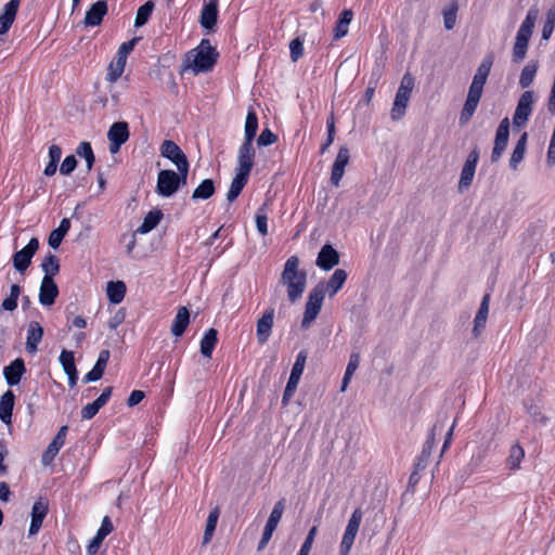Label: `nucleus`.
<instances>
[{"instance_id": "473e14b6", "label": "nucleus", "mask_w": 555, "mask_h": 555, "mask_svg": "<svg viewBox=\"0 0 555 555\" xmlns=\"http://www.w3.org/2000/svg\"><path fill=\"white\" fill-rule=\"evenodd\" d=\"M70 229V220L68 218H63L59 224V227L52 230L48 237V244L51 248L57 249L62 244V241L66 236Z\"/></svg>"}, {"instance_id": "ea45409f", "label": "nucleus", "mask_w": 555, "mask_h": 555, "mask_svg": "<svg viewBox=\"0 0 555 555\" xmlns=\"http://www.w3.org/2000/svg\"><path fill=\"white\" fill-rule=\"evenodd\" d=\"M539 8L537 5H532L526 15V18L521 23L518 31L516 35L518 36H525V35H532L534 24L539 17Z\"/></svg>"}, {"instance_id": "5fc2aeb1", "label": "nucleus", "mask_w": 555, "mask_h": 555, "mask_svg": "<svg viewBox=\"0 0 555 555\" xmlns=\"http://www.w3.org/2000/svg\"><path fill=\"white\" fill-rule=\"evenodd\" d=\"M268 204L263 203L256 212V228L261 235L268 234V216H267Z\"/></svg>"}, {"instance_id": "6e6552de", "label": "nucleus", "mask_w": 555, "mask_h": 555, "mask_svg": "<svg viewBox=\"0 0 555 555\" xmlns=\"http://www.w3.org/2000/svg\"><path fill=\"white\" fill-rule=\"evenodd\" d=\"M49 511V502L46 498L40 496L33 505L30 513V526L28 537L35 535L40 530L42 522Z\"/></svg>"}, {"instance_id": "f03ea898", "label": "nucleus", "mask_w": 555, "mask_h": 555, "mask_svg": "<svg viewBox=\"0 0 555 555\" xmlns=\"http://www.w3.org/2000/svg\"><path fill=\"white\" fill-rule=\"evenodd\" d=\"M299 258L291 256L281 274L280 282L287 287V297L291 302H296L301 298L307 284V272L299 270Z\"/></svg>"}, {"instance_id": "c756f323", "label": "nucleus", "mask_w": 555, "mask_h": 555, "mask_svg": "<svg viewBox=\"0 0 555 555\" xmlns=\"http://www.w3.org/2000/svg\"><path fill=\"white\" fill-rule=\"evenodd\" d=\"M348 278L344 269H336L330 280L325 283V294L328 293L330 298L334 297L344 286Z\"/></svg>"}, {"instance_id": "49530a36", "label": "nucleus", "mask_w": 555, "mask_h": 555, "mask_svg": "<svg viewBox=\"0 0 555 555\" xmlns=\"http://www.w3.org/2000/svg\"><path fill=\"white\" fill-rule=\"evenodd\" d=\"M154 8L155 3L152 0H149L138 9L134 21V26L137 28L142 27L147 23L154 11Z\"/></svg>"}, {"instance_id": "a211bd4d", "label": "nucleus", "mask_w": 555, "mask_h": 555, "mask_svg": "<svg viewBox=\"0 0 555 555\" xmlns=\"http://www.w3.org/2000/svg\"><path fill=\"white\" fill-rule=\"evenodd\" d=\"M274 321V309L268 308L262 317L257 321V340L260 345H263L268 341L271 331L273 327Z\"/></svg>"}, {"instance_id": "37998d69", "label": "nucleus", "mask_w": 555, "mask_h": 555, "mask_svg": "<svg viewBox=\"0 0 555 555\" xmlns=\"http://www.w3.org/2000/svg\"><path fill=\"white\" fill-rule=\"evenodd\" d=\"M258 130V116L256 112L250 108L247 113L245 120V129H244V141H253L256 138Z\"/></svg>"}, {"instance_id": "393cba45", "label": "nucleus", "mask_w": 555, "mask_h": 555, "mask_svg": "<svg viewBox=\"0 0 555 555\" xmlns=\"http://www.w3.org/2000/svg\"><path fill=\"white\" fill-rule=\"evenodd\" d=\"M21 0H10L3 8V11L0 15V35H5L15 17L18 11Z\"/></svg>"}, {"instance_id": "052dcab7", "label": "nucleus", "mask_w": 555, "mask_h": 555, "mask_svg": "<svg viewBox=\"0 0 555 555\" xmlns=\"http://www.w3.org/2000/svg\"><path fill=\"white\" fill-rule=\"evenodd\" d=\"M300 378L289 375L286 387L284 389L282 405L286 406L294 396Z\"/></svg>"}, {"instance_id": "13d9d810", "label": "nucleus", "mask_w": 555, "mask_h": 555, "mask_svg": "<svg viewBox=\"0 0 555 555\" xmlns=\"http://www.w3.org/2000/svg\"><path fill=\"white\" fill-rule=\"evenodd\" d=\"M42 21L41 20H31L29 23H27L21 31L26 35H39L41 31L46 34H50V25H48L44 29H42Z\"/></svg>"}, {"instance_id": "412c9836", "label": "nucleus", "mask_w": 555, "mask_h": 555, "mask_svg": "<svg viewBox=\"0 0 555 555\" xmlns=\"http://www.w3.org/2000/svg\"><path fill=\"white\" fill-rule=\"evenodd\" d=\"M43 327L37 321H30L27 328L25 349L28 353L34 354L38 351V345L43 337Z\"/></svg>"}, {"instance_id": "a18cd8bd", "label": "nucleus", "mask_w": 555, "mask_h": 555, "mask_svg": "<svg viewBox=\"0 0 555 555\" xmlns=\"http://www.w3.org/2000/svg\"><path fill=\"white\" fill-rule=\"evenodd\" d=\"M284 508H285V499L282 498L281 500H279L271 513H270V516L266 522V526L268 528V530H275L276 527H278V524L280 522L281 518H282V515H283V512H284Z\"/></svg>"}, {"instance_id": "cd10ccee", "label": "nucleus", "mask_w": 555, "mask_h": 555, "mask_svg": "<svg viewBox=\"0 0 555 555\" xmlns=\"http://www.w3.org/2000/svg\"><path fill=\"white\" fill-rule=\"evenodd\" d=\"M249 176L250 173L235 170V176L232 179L230 189L227 194V199L229 203L234 202L240 196L243 189L248 182Z\"/></svg>"}, {"instance_id": "09e8293b", "label": "nucleus", "mask_w": 555, "mask_h": 555, "mask_svg": "<svg viewBox=\"0 0 555 555\" xmlns=\"http://www.w3.org/2000/svg\"><path fill=\"white\" fill-rule=\"evenodd\" d=\"M353 17V12L350 9L344 10L336 22V25L333 29V35H347L348 26L351 23Z\"/></svg>"}, {"instance_id": "a878e982", "label": "nucleus", "mask_w": 555, "mask_h": 555, "mask_svg": "<svg viewBox=\"0 0 555 555\" xmlns=\"http://www.w3.org/2000/svg\"><path fill=\"white\" fill-rule=\"evenodd\" d=\"M489 302H490V294H486L482 297L477 314L474 319V327L472 331L473 337L478 338L481 334V331L486 326L488 313H489Z\"/></svg>"}, {"instance_id": "a19ab883", "label": "nucleus", "mask_w": 555, "mask_h": 555, "mask_svg": "<svg viewBox=\"0 0 555 555\" xmlns=\"http://www.w3.org/2000/svg\"><path fill=\"white\" fill-rule=\"evenodd\" d=\"M219 516H220V508L218 506H216L215 508H212L210 511V513L207 517V520H206V527H205V531H204V535H203V544L204 545L208 544L211 541L214 532L217 528Z\"/></svg>"}, {"instance_id": "58836bf2", "label": "nucleus", "mask_w": 555, "mask_h": 555, "mask_svg": "<svg viewBox=\"0 0 555 555\" xmlns=\"http://www.w3.org/2000/svg\"><path fill=\"white\" fill-rule=\"evenodd\" d=\"M215 192H216V186H215L214 180L210 178H207V179H204L197 185V188H195V190L192 193L191 198L193 201H199V199L205 201V199L210 198L215 194Z\"/></svg>"}, {"instance_id": "774afa93", "label": "nucleus", "mask_w": 555, "mask_h": 555, "mask_svg": "<svg viewBox=\"0 0 555 555\" xmlns=\"http://www.w3.org/2000/svg\"><path fill=\"white\" fill-rule=\"evenodd\" d=\"M318 532V528L317 526H313L310 528L299 552L297 555H309L310 551H311V547H312V544H313V541H314V538H315V534Z\"/></svg>"}, {"instance_id": "4be33fe9", "label": "nucleus", "mask_w": 555, "mask_h": 555, "mask_svg": "<svg viewBox=\"0 0 555 555\" xmlns=\"http://www.w3.org/2000/svg\"><path fill=\"white\" fill-rule=\"evenodd\" d=\"M60 363L64 370V373L68 377V384L70 387L76 386L78 380V371L75 363V356L73 351L69 350H62L60 354Z\"/></svg>"}, {"instance_id": "7c9ffc66", "label": "nucleus", "mask_w": 555, "mask_h": 555, "mask_svg": "<svg viewBox=\"0 0 555 555\" xmlns=\"http://www.w3.org/2000/svg\"><path fill=\"white\" fill-rule=\"evenodd\" d=\"M190 324V311L186 307L178 308L177 314L171 325V333L176 337H181Z\"/></svg>"}, {"instance_id": "69168bd1", "label": "nucleus", "mask_w": 555, "mask_h": 555, "mask_svg": "<svg viewBox=\"0 0 555 555\" xmlns=\"http://www.w3.org/2000/svg\"><path fill=\"white\" fill-rule=\"evenodd\" d=\"M278 141V135L273 133L269 128L261 131L257 138V145L260 147L272 145Z\"/></svg>"}, {"instance_id": "de8ad7c7", "label": "nucleus", "mask_w": 555, "mask_h": 555, "mask_svg": "<svg viewBox=\"0 0 555 555\" xmlns=\"http://www.w3.org/2000/svg\"><path fill=\"white\" fill-rule=\"evenodd\" d=\"M459 11V3L456 0H452L448 7L442 11L443 24L447 30L453 29L456 22V14Z\"/></svg>"}, {"instance_id": "0e129e2a", "label": "nucleus", "mask_w": 555, "mask_h": 555, "mask_svg": "<svg viewBox=\"0 0 555 555\" xmlns=\"http://www.w3.org/2000/svg\"><path fill=\"white\" fill-rule=\"evenodd\" d=\"M190 164H184V166L178 167L177 171L173 170V178L177 184L178 190L182 186H185L188 183V175H189Z\"/></svg>"}, {"instance_id": "680f3d73", "label": "nucleus", "mask_w": 555, "mask_h": 555, "mask_svg": "<svg viewBox=\"0 0 555 555\" xmlns=\"http://www.w3.org/2000/svg\"><path fill=\"white\" fill-rule=\"evenodd\" d=\"M291 60L297 62L304 55V40L301 37H295L289 42Z\"/></svg>"}, {"instance_id": "f3484780", "label": "nucleus", "mask_w": 555, "mask_h": 555, "mask_svg": "<svg viewBox=\"0 0 555 555\" xmlns=\"http://www.w3.org/2000/svg\"><path fill=\"white\" fill-rule=\"evenodd\" d=\"M254 142L243 141L238 149L237 167L235 170L250 173L254 167L255 149Z\"/></svg>"}, {"instance_id": "2f4dec72", "label": "nucleus", "mask_w": 555, "mask_h": 555, "mask_svg": "<svg viewBox=\"0 0 555 555\" xmlns=\"http://www.w3.org/2000/svg\"><path fill=\"white\" fill-rule=\"evenodd\" d=\"M410 98V92L402 91L400 89L397 90L396 98L391 108L392 120H399L404 116Z\"/></svg>"}, {"instance_id": "4d7b16f0", "label": "nucleus", "mask_w": 555, "mask_h": 555, "mask_svg": "<svg viewBox=\"0 0 555 555\" xmlns=\"http://www.w3.org/2000/svg\"><path fill=\"white\" fill-rule=\"evenodd\" d=\"M307 358H308V351L306 349H302L298 352L295 363L293 364V367L291 371L292 376H295L298 378L301 377L304 370H305Z\"/></svg>"}, {"instance_id": "7ed1b4c3", "label": "nucleus", "mask_w": 555, "mask_h": 555, "mask_svg": "<svg viewBox=\"0 0 555 555\" xmlns=\"http://www.w3.org/2000/svg\"><path fill=\"white\" fill-rule=\"evenodd\" d=\"M324 297V282H319L308 295L304 318L301 320V328H308L310 324L317 319L321 311Z\"/></svg>"}, {"instance_id": "c85d7f7f", "label": "nucleus", "mask_w": 555, "mask_h": 555, "mask_svg": "<svg viewBox=\"0 0 555 555\" xmlns=\"http://www.w3.org/2000/svg\"><path fill=\"white\" fill-rule=\"evenodd\" d=\"M218 17L217 1L205 3L201 12V25L207 30H214Z\"/></svg>"}, {"instance_id": "20e7f679", "label": "nucleus", "mask_w": 555, "mask_h": 555, "mask_svg": "<svg viewBox=\"0 0 555 555\" xmlns=\"http://www.w3.org/2000/svg\"><path fill=\"white\" fill-rule=\"evenodd\" d=\"M39 249V240L31 237L26 246L17 250L12 256L13 268L20 273H24L31 264V259Z\"/></svg>"}, {"instance_id": "f257e3e1", "label": "nucleus", "mask_w": 555, "mask_h": 555, "mask_svg": "<svg viewBox=\"0 0 555 555\" xmlns=\"http://www.w3.org/2000/svg\"><path fill=\"white\" fill-rule=\"evenodd\" d=\"M219 52L209 39L203 38L199 44L184 54L182 72H192L194 75L211 72L217 64Z\"/></svg>"}, {"instance_id": "f704fd0d", "label": "nucleus", "mask_w": 555, "mask_h": 555, "mask_svg": "<svg viewBox=\"0 0 555 555\" xmlns=\"http://www.w3.org/2000/svg\"><path fill=\"white\" fill-rule=\"evenodd\" d=\"M126 284L124 281H109L106 285V296L111 304H120L126 295Z\"/></svg>"}, {"instance_id": "9b49d317", "label": "nucleus", "mask_w": 555, "mask_h": 555, "mask_svg": "<svg viewBox=\"0 0 555 555\" xmlns=\"http://www.w3.org/2000/svg\"><path fill=\"white\" fill-rule=\"evenodd\" d=\"M160 155L175 164L177 168L190 164L185 153L172 140H165L162 143Z\"/></svg>"}, {"instance_id": "0eeeda50", "label": "nucleus", "mask_w": 555, "mask_h": 555, "mask_svg": "<svg viewBox=\"0 0 555 555\" xmlns=\"http://www.w3.org/2000/svg\"><path fill=\"white\" fill-rule=\"evenodd\" d=\"M493 53H487L486 56L482 59L480 65L478 66L474 77L473 81L469 86L468 90L476 91V92H483V87L487 82L488 76L490 74L492 64H493Z\"/></svg>"}, {"instance_id": "39448f33", "label": "nucleus", "mask_w": 555, "mask_h": 555, "mask_svg": "<svg viewBox=\"0 0 555 555\" xmlns=\"http://www.w3.org/2000/svg\"><path fill=\"white\" fill-rule=\"evenodd\" d=\"M509 139V119L505 117L501 120L494 139V146L491 153V163H498L506 150Z\"/></svg>"}, {"instance_id": "2eb2a0df", "label": "nucleus", "mask_w": 555, "mask_h": 555, "mask_svg": "<svg viewBox=\"0 0 555 555\" xmlns=\"http://www.w3.org/2000/svg\"><path fill=\"white\" fill-rule=\"evenodd\" d=\"M60 291L54 279L42 278L40 289H39V302L44 307H51L55 304L59 297Z\"/></svg>"}, {"instance_id": "f8f14e48", "label": "nucleus", "mask_w": 555, "mask_h": 555, "mask_svg": "<svg viewBox=\"0 0 555 555\" xmlns=\"http://www.w3.org/2000/svg\"><path fill=\"white\" fill-rule=\"evenodd\" d=\"M68 430L67 425L61 426L55 437L52 439V441L49 443L47 449L43 451L41 456V463L44 466L50 465L53 461L61 448L65 443L66 434Z\"/></svg>"}, {"instance_id": "e433bc0d", "label": "nucleus", "mask_w": 555, "mask_h": 555, "mask_svg": "<svg viewBox=\"0 0 555 555\" xmlns=\"http://www.w3.org/2000/svg\"><path fill=\"white\" fill-rule=\"evenodd\" d=\"M130 137L129 125L127 121L114 122L108 131L107 139L126 143Z\"/></svg>"}, {"instance_id": "bb28decb", "label": "nucleus", "mask_w": 555, "mask_h": 555, "mask_svg": "<svg viewBox=\"0 0 555 555\" xmlns=\"http://www.w3.org/2000/svg\"><path fill=\"white\" fill-rule=\"evenodd\" d=\"M15 395L13 390L8 389L1 397H0V421L5 424L10 425L12 423V415H13V409L15 405Z\"/></svg>"}, {"instance_id": "bf43d9fd", "label": "nucleus", "mask_w": 555, "mask_h": 555, "mask_svg": "<svg viewBox=\"0 0 555 555\" xmlns=\"http://www.w3.org/2000/svg\"><path fill=\"white\" fill-rule=\"evenodd\" d=\"M555 28V4H553L546 12L545 18L543 21V27L541 35L548 36L552 35Z\"/></svg>"}, {"instance_id": "6e6d98bb", "label": "nucleus", "mask_w": 555, "mask_h": 555, "mask_svg": "<svg viewBox=\"0 0 555 555\" xmlns=\"http://www.w3.org/2000/svg\"><path fill=\"white\" fill-rule=\"evenodd\" d=\"M537 70H538L537 64H534V63L527 64L520 73L519 86L521 88H528L532 83V81L535 77Z\"/></svg>"}, {"instance_id": "603ef678", "label": "nucleus", "mask_w": 555, "mask_h": 555, "mask_svg": "<svg viewBox=\"0 0 555 555\" xmlns=\"http://www.w3.org/2000/svg\"><path fill=\"white\" fill-rule=\"evenodd\" d=\"M531 37H516V42L513 48V62L520 63L527 54L529 40Z\"/></svg>"}, {"instance_id": "423d86ee", "label": "nucleus", "mask_w": 555, "mask_h": 555, "mask_svg": "<svg viewBox=\"0 0 555 555\" xmlns=\"http://www.w3.org/2000/svg\"><path fill=\"white\" fill-rule=\"evenodd\" d=\"M532 104H533V91H525L517 103L514 116H513V124L516 127L524 126L528 119L529 116L532 113Z\"/></svg>"}, {"instance_id": "864d4df0", "label": "nucleus", "mask_w": 555, "mask_h": 555, "mask_svg": "<svg viewBox=\"0 0 555 555\" xmlns=\"http://www.w3.org/2000/svg\"><path fill=\"white\" fill-rule=\"evenodd\" d=\"M475 172H476L475 167L464 164L462 171H461L459 185H457L460 193L467 190L472 185Z\"/></svg>"}, {"instance_id": "5701e85b", "label": "nucleus", "mask_w": 555, "mask_h": 555, "mask_svg": "<svg viewBox=\"0 0 555 555\" xmlns=\"http://www.w3.org/2000/svg\"><path fill=\"white\" fill-rule=\"evenodd\" d=\"M107 10V2L105 0H98L86 12L83 24L86 26H99L106 15Z\"/></svg>"}, {"instance_id": "8fccbe9b", "label": "nucleus", "mask_w": 555, "mask_h": 555, "mask_svg": "<svg viewBox=\"0 0 555 555\" xmlns=\"http://www.w3.org/2000/svg\"><path fill=\"white\" fill-rule=\"evenodd\" d=\"M525 409L527 413L530 415V417L533 420V422L545 426L548 422V417L545 416L540 406L533 403L531 399H527L524 401Z\"/></svg>"}, {"instance_id": "338daca9", "label": "nucleus", "mask_w": 555, "mask_h": 555, "mask_svg": "<svg viewBox=\"0 0 555 555\" xmlns=\"http://www.w3.org/2000/svg\"><path fill=\"white\" fill-rule=\"evenodd\" d=\"M356 539V534L350 531L345 530L340 545H339V555H348L353 542Z\"/></svg>"}, {"instance_id": "c9c22d12", "label": "nucleus", "mask_w": 555, "mask_h": 555, "mask_svg": "<svg viewBox=\"0 0 555 555\" xmlns=\"http://www.w3.org/2000/svg\"><path fill=\"white\" fill-rule=\"evenodd\" d=\"M527 140L528 133L524 132L518 139L509 158V168L512 170H517L519 164L524 160L527 147Z\"/></svg>"}, {"instance_id": "c03bdc74", "label": "nucleus", "mask_w": 555, "mask_h": 555, "mask_svg": "<svg viewBox=\"0 0 555 555\" xmlns=\"http://www.w3.org/2000/svg\"><path fill=\"white\" fill-rule=\"evenodd\" d=\"M41 269L44 272L43 278L53 279L60 272L59 258L54 254L49 251L42 260Z\"/></svg>"}, {"instance_id": "4c0bfd02", "label": "nucleus", "mask_w": 555, "mask_h": 555, "mask_svg": "<svg viewBox=\"0 0 555 555\" xmlns=\"http://www.w3.org/2000/svg\"><path fill=\"white\" fill-rule=\"evenodd\" d=\"M163 212L159 209L151 210L146 214L141 225L135 230V233L146 234L155 229L163 219Z\"/></svg>"}, {"instance_id": "1a4fd4ad", "label": "nucleus", "mask_w": 555, "mask_h": 555, "mask_svg": "<svg viewBox=\"0 0 555 555\" xmlns=\"http://www.w3.org/2000/svg\"><path fill=\"white\" fill-rule=\"evenodd\" d=\"M155 191L162 197H171L179 191L173 178L172 169H162L158 172Z\"/></svg>"}, {"instance_id": "dca6fc26", "label": "nucleus", "mask_w": 555, "mask_h": 555, "mask_svg": "<svg viewBox=\"0 0 555 555\" xmlns=\"http://www.w3.org/2000/svg\"><path fill=\"white\" fill-rule=\"evenodd\" d=\"M114 530L113 522L108 516L102 519L101 526L95 535L91 539L87 546V555H95L100 550L104 539Z\"/></svg>"}, {"instance_id": "b1692460", "label": "nucleus", "mask_w": 555, "mask_h": 555, "mask_svg": "<svg viewBox=\"0 0 555 555\" xmlns=\"http://www.w3.org/2000/svg\"><path fill=\"white\" fill-rule=\"evenodd\" d=\"M438 429L441 430L442 426H438L437 424H435L433 426L431 430L429 431L428 437L423 446L422 452L417 456L416 462L414 463L416 465V469H425L426 468V466L428 464V460H429L431 451H433V448L435 446L436 433Z\"/></svg>"}, {"instance_id": "72a5a7b5", "label": "nucleus", "mask_w": 555, "mask_h": 555, "mask_svg": "<svg viewBox=\"0 0 555 555\" xmlns=\"http://www.w3.org/2000/svg\"><path fill=\"white\" fill-rule=\"evenodd\" d=\"M218 344V331L214 327L207 330L201 339V353L210 359Z\"/></svg>"}, {"instance_id": "6ab92c4d", "label": "nucleus", "mask_w": 555, "mask_h": 555, "mask_svg": "<svg viewBox=\"0 0 555 555\" xmlns=\"http://www.w3.org/2000/svg\"><path fill=\"white\" fill-rule=\"evenodd\" d=\"M113 387L108 386L103 389L102 393L91 403L85 405L81 410V418L82 420H91L93 418L101 408H103L108 400L111 399Z\"/></svg>"}, {"instance_id": "4468645a", "label": "nucleus", "mask_w": 555, "mask_h": 555, "mask_svg": "<svg viewBox=\"0 0 555 555\" xmlns=\"http://www.w3.org/2000/svg\"><path fill=\"white\" fill-rule=\"evenodd\" d=\"M350 160V151L344 145L339 147L337 156L332 166L331 172V183L335 186L339 185V182L345 173V168L349 164Z\"/></svg>"}, {"instance_id": "aec40b11", "label": "nucleus", "mask_w": 555, "mask_h": 555, "mask_svg": "<svg viewBox=\"0 0 555 555\" xmlns=\"http://www.w3.org/2000/svg\"><path fill=\"white\" fill-rule=\"evenodd\" d=\"M482 93L468 90L467 98L460 113L459 124L461 126L466 125L474 116L478 104L480 102Z\"/></svg>"}, {"instance_id": "9d476101", "label": "nucleus", "mask_w": 555, "mask_h": 555, "mask_svg": "<svg viewBox=\"0 0 555 555\" xmlns=\"http://www.w3.org/2000/svg\"><path fill=\"white\" fill-rule=\"evenodd\" d=\"M27 369L23 358H16L3 367V377L10 387L17 386Z\"/></svg>"}, {"instance_id": "ddd939ff", "label": "nucleus", "mask_w": 555, "mask_h": 555, "mask_svg": "<svg viewBox=\"0 0 555 555\" xmlns=\"http://www.w3.org/2000/svg\"><path fill=\"white\" fill-rule=\"evenodd\" d=\"M339 253L332 244L326 243L319 250L315 264L324 271H330L339 263Z\"/></svg>"}, {"instance_id": "79ce46f5", "label": "nucleus", "mask_w": 555, "mask_h": 555, "mask_svg": "<svg viewBox=\"0 0 555 555\" xmlns=\"http://www.w3.org/2000/svg\"><path fill=\"white\" fill-rule=\"evenodd\" d=\"M127 59L116 54L114 61L111 62L107 68L106 80L115 82L124 73Z\"/></svg>"}, {"instance_id": "e2e57ef3", "label": "nucleus", "mask_w": 555, "mask_h": 555, "mask_svg": "<svg viewBox=\"0 0 555 555\" xmlns=\"http://www.w3.org/2000/svg\"><path fill=\"white\" fill-rule=\"evenodd\" d=\"M77 166H78V160L76 158V155H74V154L67 155L65 157V159L63 160V163L61 164L60 172L63 176H69L74 172V170L77 168Z\"/></svg>"}, {"instance_id": "3c124183", "label": "nucleus", "mask_w": 555, "mask_h": 555, "mask_svg": "<svg viewBox=\"0 0 555 555\" xmlns=\"http://www.w3.org/2000/svg\"><path fill=\"white\" fill-rule=\"evenodd\" d=\"M525 457L524 449L518 444H513L509 449V454L506 460V465L511 470H516L519 468L520 462Z\"/></svg>"}]
</instances>
